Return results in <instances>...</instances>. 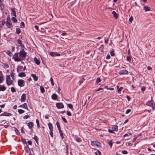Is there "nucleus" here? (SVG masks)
I'll return each mask as SVG.
<instances>
[{
	"instance_id": "obj_1",
	"label": "nucleus",
	"mask_w": 155,
	"mask_h": 155,
	"mask_svg": "<svg viewBox=\"0 0 155 155\" xmlns=\"http://www.w3.org/2000/svg\"><path fill=\"white\" fill-rule=\"evenodd\" d=\"M20 47L21 50L20 51V57L22 58V59L25 58V57L26 55V53L24 51L25 47L23 45L21 44V41H20Z\"/></svg>"
},
{
	"instance_id": "obj_2",
	"label": "nucleus",
	"mask_w": 155,
	"mask_h": 155,
	"mask_svg": "<svg viewBox=\"0 0 155 155\" xmlns=\"http://www.w3.org/2000/svg\"><path fill=\"white\" fill-rule=\"evenodd\" d=\"M6 81L7 84L8 85H11L12 83V81L11 80L9 75H7Z\"/></svg>"
},
{
	"instance_id": "obj_3",
	"label": "nucleus",
	"mask_w": 155,
	"mask_h": 155,
	"mask_svg": "<svg viewBox=\"0 0 155 155\" xmlns=\"http://www.w3.org/2000/svg\"><path fill=\"white\" fill-rule=\"evenodd\" d=\"M148 106L151 107L153 109H155V104L152 101H149L147 103Z\"/></svg>"
},
{
	"instance_id": "obj_4",
	"label": "nucleus",
	"mask_w": 155,
	"mask_h": 155,
	"mask_svg": "<svg viewBox=\"0 0 155 155\" xmlns=\"http://www.w3.org/2000/svg\"><path fill=\"white\" fill-rule=\"evenodd\" d=\"M91 145L94 146H97L98 147L100 145V143L97 141H93L91 142Z\"/></svg>"
},
{
	"instance_id": "obj_5",
	"label": "nucleus",
	"mask_w": 155,
	"mask_h": 155,
	"mask_svg": "<svg viewBox=\"0 0 155 155\" xmlns=\"http://www.w3.org/2000/svg\"><path fill=\"white\" fill-rule=\"evenodd\" d=\"M18 53H15L13 56V58H14L15 61H19V58L18 57Z\"/></svg>"
},
{
	"instance_id": "obj_6",
	"label": "nucleus",
	"mask_w": 155,
	"mask_h": 155,
	"mask_svg": "<svg viewBox=\"0 0 155 155\" xmlns=\"http://www.w3.org/2000/svg\"><path fill=\"white\" fill-rule=\"evenodd\" d=\"M56 106L59 109L62 108L64 107L63 104L61 103H56Z\"/></svg>"
},
{
	"instance_id": "obj_7",
	"label": "nucleus",
	"mask_w": 155,
	"mask_h": 155,
	"mask_svg": "<svg viewBox=\"0 0 155 155\" xmlns=\"http://www.w3.org/2000/svg\"><path fill=\"white\" fill-rule=\"evenodd\" d=\"M128 73V71L126 70H121L119 72V74L120 75L127 74Z\"/></svg>"
},
{
	"instance_id": "obj_8",
	"label": "nucleus",
	"mask_w": 155,
	"mask_h": 155,
	"mask_svg": "<svg viewBox=\"0 0 155 155\" xmlns=\"http://www.w3.org/2000/svg\"><path fill=\"white\" fill-rule=\"evenodd\" d=\"M143 9L144 10L145 12H147L148 11H151L150 8V7L147 6H145L143 7Z\"/></svg>"
},
{
	"instance_id": "obj_9",
	"label": "nucleus",
	"mask_w": 155,
	"mask_h": 155,
	"mask_svg": "<svg viewBox=\"0 0 155 155\" xmlns=\"http://www.w3.org/2000/svg\"><path fill=\"white\" fill-rule=\"evenodd\" d=\"M26 100L25 94H23L21 98V101L22 102H24Z\"/></svg>"
},
{
	"instance_id": "obj_10",
	"label": "nucleus",
	"mask_w": 155,
	"mask_h": 155,
	"mask_svg": "<svg viewBox=\"0 0 155 155\" xmlns=\"http://www.w3.org/2000/svg\"><path fill=\"white\" fill-rule=\"evenodd\" d=\"M112 129L114 131H117L118 130V127L116 125L113 126L112 127Z\"/></svg>"
},
{
	"instance_id": "obj_11",
	"label": "nucleus",
	"mask_w": 155,
	"mask_h": 155,
	"mask_svg": "<svg viewBox=\"0 0 155 155\" xmlns=\"http://www.w3.org/2000/svg\"><path fill=\"white\" fill-rule=\"evenodd\" d=\"M28 126L29 128L31 129L32 128L33 126V123L32 122H30L28 123Z\"/></svg>"
},
{
	"instance_id": "obj_12",
	"label": "nucleus",
	"mask_w": 155,
	"mask_h": 155,
	"mask_svg": "<svg viewBox=\"0 0 155 155\" xmlns=\"http://www.w3.org/2000/svg\"><path fill=\"white\" fill-rule=\"evenodd\" d=\"M20 107L23 108L25 109H27L28 108L27 104L26 103H24V104L20 105Z\"/></svg>"
},
{
	"instance_id": "obj_13",
	"label": "nucleus",
	"mask_w": 155,
	"mask_h": 155,
	"mask_svg": "<svg viewBox=\"0 0 155 155\" xmlns=\"http://www.w3.org/2000/svg\"><path fill=\"white\" fill-rule=\"evenodd\" d=\"M6 26L8 28H10L12 27V25L8 21H7L6 22Z\"/></svg>"
},
{
	"instance_id": "obj_14",
	"label": "nucleus",
	"mask_w": 155,
	"mask_h": 155,
	"mask_svg": "<svg viewBox=\"0 0 155 155\" xmlns=\"http://www.w3.org/2000/svg\"><path fill=\"white\" fill-rule=\"evenodd\" d=\"M31 76L35 81H36L38 80V77L36 76L35 74H31Z\"/></svg>"
},
{
	"instance_id": "obj_15",
	"label": "nucleus",
	"mask_w": 155,
	"mask_h": 155,
	"mask_svg": "<svg viewBox=\"0 0 155 155\" xmlns=\"http://www.w3.org/2000/svg\"><path fill=\"white\" fill-rule=\"evenodd\" d=\"M34 60L35 61V62L38 65L39 64L40 61L36 57L35 58H34Z\"/></svg>"
},
{
	"instance_id": "obj_16",
	"label": "nucleus",
	"mask_w": 155,
	"mask_h": 155,
	"mask_svg": "<svg viewBox=\"0 0 155 155\" xmlns=\"http://www.w3.org/2000/svg\"><path fill=\"white\" fill-rule=\"evenodd\" d=\"M6 88L4 86L0 85V91H3L5 90Z\"/></svg>"
},
{
	"instance_id": "obj_17",
	"label": "nucleus",
	"mask_w": 155,
	"mask_h": 155,
	"mask_svg": "<svg viewBox=\"0 0 155 155\" xmlns=\"http://www.w3.org/2000/svg\"><path fill=\"white\" fill-rule=\"evenodd\" d=\"M48 126L49 127L50 130H53V126L52 125V124L51 123L49 122V123H48Z\"/></svg>"
},
{
	"instance_id": "obj_18",
	"label": "nucleus",
	"mask_w": 155,
	"mask_h": 155,
	"mask_svg": "<svg viewBox=\"0 0 155 155\" xmlns=\"http://www.w3.org/2000/svg\"><path fill=\"white\" fill-rule=\"evenodd\" d=\"M51 97L53 99L55 100L57 99V96L56 94H54L52 95Z\"/></svg>"
},
{
	"instance_id": "obj_19",
	"label": "nucleus",
	"mask_w": 155,
	"mask_h": 155,
	"mask_svg": "<svg viewBox=\"0 0 155 155\" xmlns=\"http://www.w3.org/2000/svg\"><path fill=\"white\" fill-rule=\"evenodd\" d=\"M112 14L113 15L114 17L116 18H118V16L117 14L115 11H113L112 12Z\"/></svg>"
},
{
	"instance_id": "obj_20",
	"label": "nucleus",
	"mask_w": 155,
	"mask_h": 155,
	"mask_svg": "<svg viewBox=\"0 0 155 155\" xmlns=\"http://www.w3.org/2000/svg\"><path fill=\"white\" fill-rule=\"evenodd\" d=\"M24 82V80L20 79V87H23L24 86V85L23 84Z\"/></svg>"
},
{
	"instance_id": "obj_21",
	"label": "nucleus",
	"mask_w": 155,
	"mask_h": 155,
	"mask_svg": "<svg viewBox=\"0 0 155 155\" xmlns=\"http://www.w3.org/2000/svg\"><path fill=\"white\" fill-rule=\"evenodd\" d=\"M131 57L130 56H127V60L129 62H130V61L131 59Z\"/></svg>"
},
{
	"instance_id": "obj_22",
	"label": "nucleus",
	"mask_w": 155,
	"mask_h": 155,
	"mask_svg": "<svg viewBox=\"0 0 155 155\" xmlns=\"http://www.w3.org/2000/svg\"><path fill=\"white\" fill-rule=\"evenodd\" d=\"M40 90L42 93H44L45 92V90L43 87L42 86H40Z\"/></svg>"
},
{
	"instance_id": "obj_23",
	"label": "nucleus",
	"mask_w": 155,
	"mask_h": 155,
	"mask_svg": "<svg viewBox=\"0 0 155 155\" xmlns=\"http://www.w3.org/2000/svg\"><path fill=\"white\" fill-rule=\"evenodd\" d=\"M25 23L24 22H22L21 23V24L20 25V27L21 28H24L25 27Z\"/></svg>"
},
{
	"instance_id": "obj_24",
	"label": "nucleus",
	"mask_w": 155,
	"mask_h": 155,
	"mask_svg": "<svg viewBox=\"0 0 155 155\" xmlns=\"http://www.w3.org/2000/svg\"><path fill=\"white\" fill-rule=\"evenodd\" d=\"M133 19V18L132 16H131L129 19V21L130 23H131Z\"/></svg>"
},
{
	"instance_id": "obj_25",
	"label": "nucleus",
	"mask_w": 155,
	"mask_h": 155,
	"mask_svg": "<svg viewBox=\"0 0 155 155\" xmlns=\"http://www.w3.org/2000/svg\"><path fill=\"white\" fill-rule=\"evenodd\" d=\"M26 75L24 72L20 73V77H25Z\"/></svg>"
},
{
	"instance_id": "obj_26",
	"label": "nucleus",
	"mask_w": 155,
	"mask_h": 155,
	"mask_svg": "<svg viewBox=\"0 0 155 155\" xmlns=\"http://www.w3.org/2000/svg\"><path fill=\"white\" fill-rule=\"evenodd\" d=\"M25 150L27 153H29L30 151V149L28 146L25 147Z\"/></svg>"
},
{
	"instance_id": "obj_27",
	"label": "nucleus",
	"mask_w": 155,
	"mask_h": 155,
	"mask_svg": "<svg viewBox=\"0 0 155 155\" xmlns=\"http://www.w3.org/2000/svg\"><path fill=\"white\" fill-rule=\"evenodd\" d=\"M108 143L109 145L110 146V147H112V141L111 140H108Z\"/></svg>"
},
{
	"instance_id": "obj_28",
	"label": "nucleus",
	"mask_w": 155,
	"mask_h": 155,
	"mask_svg": "<svg viewBox=\"0 0 155 155\" xmlns=\"http://www.w3.org/2000/svg\"><path fill=\"white\" fill-rule=\"evenodd\" d=\"M33 139H34V140L36 141V143H38V138L36 136H35V137L33 138Z\"/></svg>"
},
{
	"instance_id": "obj_29",
	"label": "nucleus",
	"mask_w": 155,
	"mask_h": 155,
	"mask_svg": "<svg viewBox=\"0 0 155 155\" xmlns=\"http://www.w3.org/2000/svg\"><path fill=\"white\" fill-rule=\"evenodd\" d=\"M56 54V53L54 52H51L50 53V55L52 56H55Z\"/></svg>"
},
{
	"instance_id": "obj_30",
	"label": "nucleus",
	"mask_w": 155,
	"mask_h": 155,
	"mask_svg": "<svg viewBox=\"0 0 155 155\" xmlns=\"http://www.w3.org/2000/svg\"><path fill=\"white\" fill-rule=\"evenodd\" d=\"M53 130H50V134L51 135L52 137H53Z\"/></svg>"
},
{
	"instance_id": "obj_31",
	"label": "nucleus",
	"mask_w": 155,
	"mask_h": 155,
	"mask_svg": "<svg viewBox=\"0 0 155 155\" xmlns=\"http://www.w3.org/2000/svg\"><path fill=\"white\" fill-rule=\"evenodd\" d=\"M101 81V79L99 78H97L96 80V83L97 84L99 83Z\"/></svg>"
},
{
	"instance_id": "obj_32",
	"label": "nucleus",
	"mask_w": 155,
	"mask_h": 155,
	"mask_svg": "<svg viewBox=\"0 0 155 155\" xmlns=\"http://www.w3.org/2000/svg\"><path fill=\"white\" fill-rule=\"evenodd\" d=\"M4 5L2 4H0V9L2 10L4 8Z\"/></svg>"
},
{
	"instance_id": "obj_33",
	"label": "nucleus",
	"mask_w": 155,
	"mask_h": 155,
	"mask_svg": "<svg viewBox=\"0 0 155 155\" xmlns=\"http://www.w3.org/2000/svg\"><path fill=\"white\" fill-rule=\"evenodd\" d=\"M75 140L78 142H80L81 141V139L79 138H76Z\"/></svg>"
},
{
	"instance_id": "obj_34",
	"label": "nucleus",
	"mask_w": 155,
	"mask_h": 155,
	"mask_svg": "<svg viewBox=\"0 0 155 155\" xmlns=\"http://www.w3.org/2000/svg\"><path fill=\"white\" fill-rule=\"evenodd\" d=\"M36 121L38 127H39L40 125L38 120L37 119L36 120Z\"/></svg>"
},
{
	"instance_id": "obj_35",
	"label": "nucleus",
	"mask_w": 155,
	"mask_h": 155,
	"mask_svg": "<svg viewBox=\"0 0 155 155\" xmlns=\"http://www.w3.org/2000/svg\"><path fill=\"white\" fill-rule=\"evenodd\" d=\"M56 125H57V126L58 129H60V128H61L60 127V126L58 122H56Z\"/></svg>"
},
{
	"instance_id": "obj_36",
	"label": "nucleus",
	"mask_w": 155,
	"mask_h": 155,
	"mask_svg": "<svg viewBox=\"0 0 155 155\" xmlns=\"http://www.w3.org/2000/svg\"><path fill=\"white\" fill-rule=\"evenodd\" d=\"M68 107L70 108V109H72L73 108L72 105L70 104H68Z\"/></svg>"
},
{
	"instance_id": "obj_37",
	"label": "nucleus",
	"mask_w": 155,
	"mask_h": 155,
	"mask_svg": "<svg viewBox=\"0 0 155 155\" xmlns=\"http://www.w3.org/2000/svg\"><path fill=\"white\" fill-rule=\"evenodd\" d=\"M50 81H51V84L52 85L54 86V83L53 80V78H50Z\"/></svg>"
},
{
	"instance_id": "obj_38",
	"label": "nucleus",
	"mask_w": 155,
	"mask_h": 155,
	"mask_svg": "<svg viewBox=\"0 0 155 155\" xmlns=\"http://www.w3.org/2000/svg\"><path fill=\"white\" fill-rule=\"evenodd\" d=\"M122 89H123V87H120V88H119V89H118V90H117L118 92L119 93L120 92Z\"/></svg>"
},
{
	"instance_id": "obj_39",
	"label": "nucleus",
	"mask_w": 155,
	"mask_h": 155,
	"mask_svg": "<svg viewBox=\"0 0 155 155\" xmlns=\"http://www.w3.org/2000/svg\"><path fill=\"white\" fill-rule=\"evenodd\" d=\"M15 131L16 134H18V135H19V131L17 129L15 128Z\"/></svg>"
},
{
	"instance_id": "obj_40",
	"label": "nucleus",
	"mask_w": 155,
	"mask_h": 155,
	"mask_svg": "<svg viewBox=\"0 0 155 155\" xmlns=\"http://www.w3.org/2000/svg\"><path fill=\"white\" fill-rule=\"evenodd\" d=\"M12 20L14 22H16L17 21V19L15 18L14 17H12Z\"/></svg>"
},
{
	"instance_id": "obj_41",
	"label": "nucleus",
	"mask_w": 155,
	"mask_h": 155,
	"mask_svg": "<svg viewBox=\"0 0 155 155\" xmlns=\"http://www.w3.org/2000/svg\"><path fill=\"white\" fill-rule=\"evenodd\" d=\"M7 53L9 56H11L12 54L11 52L9 51H7Z\"/></svg>"
},
{
	"instance_id": "obj_42",
	"label": "nucleus",
	"mask_w": 155,
	"mask_h": 155,
	"mask_svg": "<svg viewBox=\"0 0 155 155\" xmlns=\"http://www.w3.org/2000/svg\"><path fill=\"white\" fill-rule=\"evenodd\" d=\"M11 90L12 92H14L15 91V89L13 87H12L11 88Z\"/></svg>"
},
{
	"instance_id": "obj_43",
	"label": "nucleus",
	"mask_w": 155,
	"mask_h": 155,
	"mask_svg": "<svg viewBox=\"0 0 155 155\" xmlns=\"http://www.w3.org/2000/svg\"><path fill=\"white\" fill-rule=\"evenodd\" d=\"M62 119L63 121L65 123H66L67 122V120L63 117H62Z\"/></svg>"
},
{
	"instance_id": "obj_44",
	"label": "nucleus",
	"mask_w": 155,
	"mask_h": 155,
	"mask_svg": "<svg viewBox=\"0 0 155 155\" xmlns=\"http://www.w3.org/2000/svg\"><path fill=\"white\" fill-rule=\"evenodd\" d=\"M67 115L68 116H71V112L69 111H67Z\"/></svg>"
},
{
	"instance_id": "obj_45",
	"label": "nucleus",
	"mask_w": 155,
	"mask_h": 155,
	"mask_svg": "<svg viewBox=\"0 0 155 155\" xmlns=\"http://www.w3.org/2000/svg\"><path fill=\"white\" fill-rule=\"evenodd\" d=\"M130 111H131V110L130 109H128L126 110V114H128L129 113H130Z\"/></svg>"
},
{
	"instance_id": "obj_46",
	"label": "nucleus",
	"mask_w": 155,
	"mask_h": 155,
	"mask_svg": "<svg viewBox=\"0 0 155 155\" xmlns=\"http://www.w3.org/2000/svg\"><path fill=\"white\" fill-rule=\"evenodd\" d=\"M122 152L123 154H127V152L126 150H123Z\"/></svg>"
},
{
	"instance_id": "obj_47",
	"label": "nucleus",
	"mask_w": 155,
	"mask_h": 155,
	"mask_svg": "<svg viewBox=\"0 0 155 155\" xmlns=\"http://www.w3.org/2000/svg\"><path fill=\"white\" fill-rule=\"evenodd\" d=\"M109 39L108 38H105L104 40L105 42L107 43L108 42Z\"/></svg>"
},
{
	"instance_id": "obj_48",
	"label": "nucleus",
	"mask_w": 155,
	"mask_h": 155,
	"mask_svg": "<svg viewBox=\"0 0 155 155\" xmlns=\"http://www.w3.org/2000/svg\"><path fill=\"white\" fill-rule=\"evenodd\" d=\"M29 117V116L28 115H26L23 118L24 119H26L28 118Z\"/></svg>"
},
{
	"instance_id": "obj_49",
	"label": "nucleus",
	"mask_w": 155,
	"mask_h": 155,
	"mask_svg": "<svg viewBox=\"0 0 155 155\" xmlns=\"http://www.w3.org/2000/svg\"><path fill=\"white\" fill-rule=\"evenodd\" d=\"M3 80V78L1 76H0V83H1L2 82Z\"/></svg>"
},
{
	"instance_id": "obj_50",
	"label": "nucleus",
	"mask_w": 155,
	"mask_h": 155,
	"mask_svg": "<svg viewBox=\"0 0 155 155\" xmlns=\"http://www.w3.org/2000/svg\"><path fill=\"white\" fill-rule=\"evenodd\" d=\"M113 130L112 129V130H110V129H109L108 130V132L110 133H114L113 132Z\"/></svg>"
},
{
	"instance_id": "obj_51",
	"label": "nucleus",
	"mask_w": 155,
	"mask_h": 155,
	"mask_svg": "<svg viewBox=\"0 0 155 155\" xmlns=\"http://www.w3.org/2000/svg\"><path fill=\"white\" fill-rule=\"evenodd\" d=\"M5 23L4 22H2V24L0 25V27H2L4 25Z\"/></svg>"
},
{
	"instance_id": "obj_52",
	"label": "nucleus",
	"mask_w": 155,
	"mask_h": 155,
	"mask_svg": "<svg viewBox=\"0 0 155 155\" xmlns=\"http://www.w3.org/2000/svg\"><path fill=\"white\" fill-rule=\"evenodd\" d=\"M11 76L12 78H13V79H14V74H13V72H11Z\"/></svg>"
},
{
	"instance_id": "obj_53",
	"label": "nucleus",
	"mask_w": 155,
	"mask_h": 155,
	"mask_svg": "<svg viewBox=\"0 0 155 155\" xmlns=\"http://www.w3.org/2000/svg\"><path fill=\"white\" fill-rule=\"evenodd\" d=\"M35 28L37 30V31H38L39 27L37 25H35Z\"/></svg>"
},
{
	"instance_id": "obj_54",
	"label": "nucleus",
	"mask_w": 155,
	"mask_h": 155,
	"mask_svg": "<svg viewBox=\"0 0 155 155\" xmlns=\"http://www.w3.org/2000/svg\"><path fill=\"white\" fill-rule=\"evenodd\" d=\"M141 90L142 91H145V87H143L141 88Z\"/></svg>"
},
{
	"instance_id": "obj_55",
	"label": "nucleus",
	"mask_w": 155,
	"mask_h": 155,
	"mask_svg": "<svg viewBox=\"0 0 155 155\" xmlns=\"http://www.w3.org/2000/svg\"><path fill=\"white\" fill-rule=\"evenodd\" d=\"M110 54L112 56H114V51H112L110 52Z\"/></svg>"
},
{
	"instance_id": "obj_56",
	"label": "nucleus",
	"mask_w": 155,
	"mask_h": 155,
	"mask_svg": "<svg viewBox=\"0 0 155 155\" xmlns=\"http://www.w3.org/2000/svg\"><path fill=\"white\" fill-rule=\"evenodd\" d=\"M147 69L148 70H152V68L151 67H150V66H148L147 67Z\"/></svg>"
},
{
	"instance_id": "obj_57",
	"label": "nucleus",
	"mask_w": 155,
	"mask_h": 155,
	"mask_svg": "<svg viewBox=\"0 0 155 155\" xmlns=\"http://www.w3.org/2000/svg\"><path fill=\"white\" fill-rule=\"evenodd\" d=\"M16 32L18 34H19V29L18 28H16Z\"/></svg>"
},
{
	"instance_id": "obj_58",
	"label": "nucleus",
	"mask_w": 155,
	"mask_h": 155,
	"mask_svg": "<svg viewBox=\"0 0 155 155\" xmlns=\"http://www.w3.org/2000/svg\"><path fill=\"white\" fill-rule=\"evenodd\" d=\"M11 11H12L13 13H15V9L14 8H11Z\"/></svg>"
},
{
	"instance_id": "obj_59",
	"label": "nucleus",
	"mask_w": 155,
	"mask_h": 155,
	"mask_svg": "<svg viewBox=\"0 0 155 155\" xmlns=\"http://www.w3.org/2000/svg\"><path fill=\"white\" fill-rule=\"evenodd\" d=\"M28 144L31 145L32 144V142L31 141H28Z\"/></svg>"
},
{
	"instance_id": "obj_60",
	"label": "nucleus",
	"mask_w": 155,
	"mask_h": 155,
	"mask_svg": "<svg viewBox=\"0 0 155 155\" xmlns=\"http://www.w3.org/2000/svg\"><path fill=\"white\" fill-rule=\"evenodd\" d=\"M127 143L128 144V145L129 146H131L132 145V144L131 143Z\"/></svg>"
},
{
	"instance_id": "obj_61",
	"label": "nucleus",
	"mask_w": 155,
	"mask_h": 155,
	"mask_svg": "<svg viewBox=\"0 0 155 155\" xmlns=\"http://www.w3.org/2000/svg\"><path fill=\"white\" fill-rule=\"evenodd\" d=\"M24 111V110L20 109V114L23 113Z\"/></svg>"
},
{
	"instance_id": "obj_62",
	"label": "nucleus",
	"mask_w": 155,
	"mask_h": 155,
	"mask_svg": "<svg viewBox=\"0 0 155 155\" xmlns=\"http://www.w3.org/2000/svg\"><path fill=\"white\" fill-rule=\"evenodd\" d=\"M110 58V56L109 55H107L106 57V58L107 59H109Z\"/></svg>"
},
{
	"instance_id": "obj_63",
	"label": "nucleus",
	"mask_w": 155,
	"mask_h": 155,
	"mask_svg": "<svg viewBox=\"0 0 155 155\" xmlns=\"http://www.w3.org/2000/svg\"><path fill=\"white\" fill-rule=\"evenodd\" d=\"M17 106L15 105L13 106V108L14 109H16L17 108Z\"/></svg>"
},
{
	"instance_id": "obj_64",
	"label": "nucleus",
	"mask_w": 155,
	"mask_h": 155,
	"mask_svg": "<svg viewBox=\"0 0 155 155\" xmlns=\"http://www.w3.org/2000/svg\"><path fill=\"white\" fill-rule=\"evenodd\" d=\"M15 47H12V51H13L15 50Z\"/></svg>"
}]
</instances>
